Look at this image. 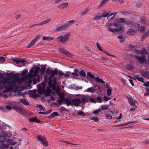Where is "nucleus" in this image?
Listing matches in <instances>:
<instances>
[{
  "label": "nucleus",
  "instance_id": "f257e3e1",
  "mask_svg": "<svg viewBox=\"0 0 149 149\" xmlns=\"http://www.w3.org/2000/svg\"><path fill=\"white\" fill-rule=\"evenodd\" d=\"M20 74L19 73L14 74L10 76H6L0 79V91L3 88V92H7L12 90L16 91L26 81L29 77L28 75L19 78Z\"/></svg>",
  "mask_w": 149,
  "mask_h": 149
},
{
  "label": "nucleus",
  "instance_id": "f03ea898",
  "mask_svg": "<svg viewBox=\"0 0 149 149\" xmlns=\"http://www.w3.org/2000/svg\"><path fill=\"white\" fill-rule=\"evenodd\" d=\"M105 26L108 27V31L112 32L123 31L125 29L123 25L120 24L117 25L116 23H107L105 24Z\"/></svg>",
  "mask_w": 149,
  "mask_h": 149
},
{
  "label": "nucleus",
  "instance_id": "7ed1b4c3",
  "mask_svg": "<svg viewBox=\"0 0 149 149\" xmlns=\"http://www.w3.org/2000/svg\"><path fill=\"white\" fill-rule=\"evenodd\" d=\"M70 36V33L69 32L66 33L63 36H58L57 38V41L58 42H61L64 44L66 42Z\"/></svg>",
  "mask_w": 149,
  "mask_h": 149
},
{
  "label": "nucleus",
  "instance_id": "20e7f679",
  "mask_svg": "<svg viewBox=\"0 0 149 149\" xmlns=\"http://www.w3.org/2000/svg\"><path fill=\"white\" fill-rule=\"evenodd\" d=\"M46 72L47 74L49 76V82L50 83L52 82L51 78L53 77L54 75L58 74V69L56 68H55L54 70H52L50 68H47Z\"/></svg>",
  "mask_w": 149,
  "mask_h": 149
},
{
  "label": "nucleus",
  "instance_id": "39448f33",
  "mask_svg": "<svg viewBox=\"0 0 149 149\" xmlns=\"http://www.w3.org/2000/svg\"><path fill=\"white\" fill-rule=\"evenodd\" d=\"M45 85H43V87L42 88L39 89L38 90V93L40 94L42 93L44 94L46 96H48L51 93L52 91L51 89L48 87H47L45 90Z\"/></svg>",
  "mask_w": 149,
  "mask_h": 149
},
{
  "label": "nucleus",
  "instance_id": "423d86ee",
  "mask_svg": "<svg viewBox=\"0 0 149 149\" xmlns=\"http://www.w3.org/2000/svg\"><path fill=\"white\" fill-rule=\"evenodd\" d=\"M74 23V22L73 20L68 21V23L66 24L57 27L55 31L56 32L63 31L68 28L69 26L71 25V24H70V23Z\"/></svg>",
  "mask_w": 149,
  "mask_h": 149
},
{
  "label": "nucleus",
  "instance_id": "0eeeda50",
  "mask_svg": "<svg viewBox=\"0 0 149 149\" xmlns=\"http://www.w3.org/2000/svg\"><path fill=\"white\" fill-rule=\"evenodd\" d=\"M136 59L139 62H140L141 63H144L145 65L149 66V55L148 57V61L145 60V56H137L136 57Z\"/></svg>",
  "mask_w": 149,
  "mask_h": 149
},
{
  "label": "nucleus",
  "instance_id": "6e6552de",
  "mask_svg": "<svg viewBox=\"0 0 149 149\" xmlns=\"http://www.w3.org/2000/svg\"><path fill=\"white\" fill-rule=\"evenodd\" d=\"M37 139L38 141H40L43 145L45 146H48V142L47 141L46 139L43 136L41 135L38 136Z\"/></svg>",
  "mask_w": 149,
  "mask_h": 149
},
{
  "label": "nucleus",
  "instance_id": "1a4fd4ad",
  "mask_svg": "<svg viewBox=\"0 0 149 149\" xmlns=\"http://www.w3.org/2000/svg\"><path fill=\"white\" fill-rule=\"evenodd\" d=\"M127 99L128 100V102L130 105L134 107L135 108H137V107L136 105V104L138 105L139 103L136 100H134L133 98L130 97H128Z\"/></svg>",
  "mask_w": 149,
  "mask_h": 149
},
{
  "label": "nucleus",
  "instance_id": "9d476101",
  "mask_svg": "<svg viewBox=\"0 0 149 149\" xmlns=\"http://www.w3.org/2000/svg\"><path fill=\"white\" fill-rule=\"evenodd\" d=\"M117 13H111L109 15V13H107L105 14H104L102 15L101 17H107V19L108 20H110L111 19H112L113 18H114L116 14Z\"/></svg>",
  "mask_w": 149,
  "mask_h": 149
},
{
  "label": "nucleus",
  "instance_id": "9b49d317",
  "mask_svg": "<svg viewBox=\"0 0 149 149\" xmlns=\"http://www.w3.org/2000/svg\"><path fill=\"white\" fill-rule=\"evenodd\" d=\"M72 102L73 105L78 106L80 105L81 103V101L80 99L76 98L72 100Z\"/></svg>",
  "mask_w": 149,
  "mask_h": 149
},
{
  "label": "nucleus",
  "instance_id": "f8f14e48",
  "mask_svg": "<svg viewBox=\"0 0 149 149\" xmlns=\"http://www.w3.org/2000/svg\"><path fill=\"white\" fill-rule=\"evenodd\" d=\"M59 50L61 53L65 54L69 57H71L72 56V54L66 51V49L63 48H61L59 49Z\"/></svg>",
  "mask_w": 149,
  "mask_h": 149
},
{
  "label": "nucleus",
  "instance_id": "ddd939ff",
  "mask_svg": "<svg viewBox=\"0 0 149 149\" xmlns=\"http://www.w3.org/2000/svg\"><path fill=\"white\" fill-rule=\"evenodd\" d=\"M39 37L38 36H36L30 42V43L27 45V47L29 48L31 47L34 45L38 39Z\"/></svg>",
  "mask_w": 149,
  "mask_h": 149
},
{
  "label": "nucleus",
  "instance_id": "4468645a",
  "mask_svg": "<svg viewBox=\"0 0 149 149\" xmlns=\"http://www.w3.org/2000/svg\"><path fill=\"white\" fill-rule=\"evenodd\" d=\"M13 108L15 111L20 113H22L23 111V109L20 107L14 106L13 107Z\"/></svg>",
  "mask_w": 149,
  "mask_h": 149
},
{
  "label": "nucleus",
  "instance_id": "2eb2a0df",
  "mask_svg": "<svg viewBox=\"0 0 149 149\" xmlns=\"http://www.w3.org/2000/svg\"><path fill=\"white\" fill-rule=\"evenodd\" d=\"M14 61L17 64H19L20 63H23L24 65H25L26 63V61L24 60H20L17 58H14Z\"/></svg>",
  "mask_w": 149,
  "mask_h": 149
},
{
  "label": "nucleus",
  "instance_id": "dca6fc26",
  "mask_svg": "<svg viewBox=\"0 0 149 149\" xmlns=\"http://www.w3.org/2000/svg\"><path fill=\"white\" fill-rule=\"evenodd\" d=\"M29 121L30 122H35L37 123H40V120L38 119L36 117H35L33 118H31L29 120Z\"/></svg>",
  "mask_w": 149,
  "mask_h": 149
},
{
  "label": "nucleus",
  "instance_id": "f3484780",
  "mask_svg": "<svg viewBox=\"0 0 149 149\" xmlns=\"http://www.w3.org/2000/svg\"><path fill=\"white\" fill-rule=\"evenodd\" d=\"M51 20V19L50 18L46 20L43 21L41 22L36 24H35L33 25V26L38 25H42L45 24H46L49 22Z\"/></svg>",
  "mask_w": 149,
  "mask_h": 149
},
{
  "label": "nucleus",
  "instance_id": "a211bd4d",
  "mask_svg": "<svg viewBox=\"0 0 149 149\" xmlns=\"http://www.w3.org/2000/svg\"><path fill=\"white\" fill-rule=\"evenodd\" d=\"M68 5V3H65L62 4H60L57 7L60 9H62L66 7Z\"/></svg>",
  "mask_w": 149,
  "mask_h": 149
},
{
  "label": "nucleus",
  "instance_id": "6ab92c4d",
  "mask_svg": "<svg viewBox=\"0 0 149 149\" xmlns=\"http://www.w3.org/2000/svg\"><path fill=\"white\" fill-rule=\"evenodd\" d=\"M136 32L135 30L132 29H129L127 32V34L129 35H133L135 34Z\"/></svg>",
  "mask_w": 149,
  "mask_h": 149
},
{
  "label": "nucleus",
  "instance_id": "aec40b11",
  "mask_svg": "<svg viewBox=\"0 0 149 149\" xmlns=\"http://www.w3.org/2000/svg\"><path fill=\"white\" fill-rule=\"evenodd\" d=\"M54 39V38L51 36H43L42 38V40L46 41H51L53 40Z\"/></svg>",
  "mask_w": 149,
  "mask_h": 149
},
{
  "label": "nucleus",
  "instance_id": "412c9836",
  "mask_svg": "<svg viewBox=\"0 0 149 149\" xmlns=\"http://www.w3.org/2000/svg\"><path fill=\"white\" fill-rule=\"evenodd\" d=\"M140 72L144 77L147 79L149 78V72H148L141 71Z\"/></svg>",
  "mask_w": 149,
  "mask_h": 149
},
{
  "label": "nucleus",
  "instance_id": "4be33fe9",
  "mask_svg": "<svg viewBox=\"0 0 149 149\" xmlns=\"http://www.w3.org/2000/svg\"><path fill=\"white\" fill-rule=\"evenodd\" d=\"M19 102L22 103L25 105H28L29 104L28 102L24 99H21L19 100Z\"/></svg>",
  "mask_w": 149,
  "mask_h": 149
},
{
  "label": "nucleus",
  "instance_id": "5701e85b",
  "mask_svg": "<svg viewBox=\"0 0 149 149\" xmlns=\"http://www.w3.org/2000/svg\"><path fill=\"white\" fill-rule=\"evenodd\" d=\"M134 77L136 78L137 79L141 82L143 83H145V81H143V78L142 77H140L138 75H136L134 76Z\"/></svg>",
  "mask_w": 149,
  "mask_h": 149
},
{
  "label": "nucleus",
  "instance_id": "b1692460",
  "mask_svg": "<svg viewBox=\"0 0 149 149\" xmlns=\"http://www.w3.org/2000/svg\"><path fill=\"white\" fill-rule=\"evenodd\" d=\"M110 0H102L99 3L100 6H102L104 4H107Z\"/></svg>",
  "mask_w": 149,
  "mask_h": 149
},
{
  "label": "nucleus",
  "instance_id": "393cba45",
  "mask_svg": "<svg viewBox=\"0 0 149 149\" xmlns=\"http://www.w3.org/2000/svg\"><path fill=\"white\" fill-rule=\"evenodd\" d=\"M86 91L88 92H90L91 93H93L95 91V90L92 87H90L86 89Z\"/></svg>",
  "mask_w": 149,
  "mask_h": 149
},
{
  "label": "nucleus",
  "instance_id": "a878e982",
  "mask_svg": "<svg viewBox=\"0 0 149 149\" xmlns=\"http://www.w3.org/2000/svg\"><path fill=\"white\" fill-rule=\"evenodd\" d=\"M63 101L68 105H70L71 104V101L67 98H65L63 100Z\"/></svg>",
  "mask_w": 149,
  "mask_h": 149
},
{
  "label": "nucleus",
  "instance_id": "bb28decb",
  "mask_svg": "<svg viewBox=\"0 0 149 149\" xmlns=\"http://www.w3.org/2000/svg\"><path fill=\"white\" fill-rule=\"evenodd\" d=\"M95 79L97 82H100L103 84L105 83V82L102 79H100L98 77H96L95 78Z\"/></svg>",
  "mask_w": 149,
  "mask_h": 149
},
{
  "label": "nucleus",
  "instance_id": "cd10ccee",
  "mask_svg": "<svg viewBox=\"0 0 149 149\" xmlns=\"http://www.w3.org/2000/svg\"><path fill=\"white\" fill-rule=\"evenodd\" d=\"M116 22L119 23H124L125 22V20L124 18H120L117 19Z\"/></svg>",
  "mask_w": 149,
  "mask_h": 149
},
{
  "label": "nucleus",
  "instance_id": "c85d7f7f",
  "mask_svg": "<svg viewBox=\"0 0 149 149\" xmlns=\"http://www.w3.org/2000/svg\"><path fill=\"white\" fill-rule=\"evenodd\" d=\"M140 53L142 54H148V52L146 49L143 48L140 51Z\"/></svg>",
  "mask_w": 149,
  "mask_h": 149
},
{
  "label": "nucleus",
  "instance_id": "c756f323",
  "mask_svg": "<svg viewBox=\"0 0 149 149\" xmlns=\"http://www.w3.org/2000/svg\"><path fill=\"white\" fill-rule=\"evenodd\" d=\"M130 27H133L135 30L136 27H140V25L139 24H138L132 23V25L130 26Z\"/></svg>",
  "mask_w": 149,
  "mask_h": 149
},
{
  "label": "nucleus",
  "instance_id": "7c9ffc66",
  "mask_svg": "<svg viewBox=\"0 0 149 149\" xmlns=\"http://www.w3.org/2000/svg\"><path fill=\"white\" fill-rule=\"evenodd\" d=\"M109 105H102L101 106L102 110H105L107 109L109 107Z\"/></svg>",
  "mask_w": 149,
  "mask_h": 149
},
{
  "label": "nucleus",
  "instance_id": "2f4dec72",
  "mask_svg": "<svg viewBox=\"0 0 149 149\" xmlns=\"http://www.w3.org/2000/svg\"><path fill=\"white\" fill-rule=\"evenodd\" d=\"M146 28L145 26H140L139 31L141 33L143 32L146 30Z\"/></svg>",
  "mask_w": 149,
  "mask_h": 149
},
{
  "label": "nucleus",
  "instance_id": "473e14b6",
  "mask_svg": "<svg viewBox=\"0 0 149 149\" xmlns=\"http://www.w3.org/2000/svg\"><path fill=\"white\" fill-rule=\"evenodd\" d=\"M107 95L109 96H110L111 95L112 90L111 88H108L107 89Z\"/></svg>",
  "mask_w": 149,
  "mask_h": 149
},
{
  "label": "nucleus",
  "instance_id": "72a5a7b5",
  "mask_svg": "<svg viewBox=\"0 0 149 149\" xmlns=\"http://www.w3.org/2000/svg\"><path fill=\"white\" fill-rule=\"evenodd\" d=\"M58 96L59 97V98L60 100H63L65 98L63 96V95L61 93H59L58 94Z\"/></svg>",
  "mask_w": 149,
  "mask_h": 149
},
{
  "label": "nucleus",
  "instance_id": "f704fd0d",
  "mask_svg": "<svg viewBox=\"0 0 149 149\" xmlns=\"http://www.w3.org/2000/svg\"><path fill=\"white\" fill-rule=\"evenodd\" d=\"M117 38L119 40V41L121 42H122L125 41L124 39L121 36H118Z\"/></svg>",
  "mask_w": 149,
  "mask_h": 149
},
{
  "label": "nucleus",
  "instance_id": "c9c22d12",
  "mask_svg": "<svg viewBox=\"0 0 149 149\" xmlns=\"http://www.w3.org/2000/svg\"><path fill=\"white\" fill-rule=\"evenodd\" d=\"M46 68L44 66H42L41 67L40 71L42 74H43L45 72Z\"/></svg>",
  "mask_w": 149,
  "mask_h": 149
},
{
  "label": "nucleus",
  "instance_id": "e433bc0d",
  "mask_svg": "<svg viewBox=\"0 0 149 149\" xmlns=\"http://www.w3.org/2000/svg\"><path fill=\"white\" fill-rule=\"evenodd\" d=\"M126 68L128 70H132L133 69L132 66L129 64L127 65H126Z\"/></svg>",
  "mask_w": 149,
  "mask_h": 149
},
{
  "label": "nucleus",
  "instance_id": "4c0bfd02",
  "mask_svg": "<svg viewBox=\"0 0 149 149\" xmlns=\"http://www.w3.org/2000/svg\"><path fill=\"white\" fill-rule=\"evenodd\" d=\"M96 45L98 49L100 51L103 52H106L104 50H103L100 45L98 43H96Z\"/></svg>",
  "mask_w": 149,
  "mask_h": 149
},
{
  "label": "nucleus",
  "instance_id": "58836bf2",
  "mask_svg": "<svg viewBox=\"0 0 149 149\" xmlns=\"http://www.w3.org/2000/svg\"><path fill=\"white\" fill-rule=\"evenodd\" d=\"M79 74L82 77H85L86 76V73L84 72L83 70H81L79 72Z\"/></svg>",
  "mask_w": 149,
  "mask_h": 149
},
{
  "label": "nucleus",
  "instance_id": "ea45409f",
  "mask_svg": "<svg viewBox=\"0 0 149 149\" xmlns=\"http://www.w3.org/2000/svg\"><path fill=\"white\" fill-rule=\"evenodd\" d=\"M88 10L87 9H86L84 10L82 12L80 13V14L83 15L87 13L88 11Z\"/></svg>",
  "mask_w": 149,
  "mask_h": 149
},
{
  "label": "nucleus",
  "instance_id": "a19ab883",
  "mask_svg": "<svg viewBox=\"0 0 149 149\" xmlns=\"http://www.w3.org/2000/svg\"><path fill=\"white\" fill-rule=\"evenodd\" d=\"M8 144H4L2 145L0 149H3L5 148H7V147H8Z\"/></svg>",
  "mask_w": 149,
  "mask_h": 149
},
{
  "label": "nucleus",
  "instance_id": "79ce46f5",
  "mask_svg": "<svg viewBox=\"0 0 149 149\" xmlns=\"http://www.w3.org/2000/svg\"><path fill=\"white\" fill-rule=\"evenodd\" d=\"M87 75L88 76L92 78H95V76L90 72H88L87 74Z\"/></svg>",
  "mask_w": 149,
  "mask_h": 149
},
{
  "label": "nucleus",
  "instance_id": "37998d69",
  "mask_svg": "<svg viewBox=\"0 0 149 149\" xmlns=\"http://www.w3.org/2000/svg\"><path fill=\"white\" fill-rule=\"evenodd\" d=\"M141 22L143 24H145L146 22L145 21V18L144 17H142L140 19Z\"/></svg>",
  "mask_w": 149,
  "mask_h": 149
},
{
  "label": "nucleus",
  "instance_id": "c03bdc74",
  "mask_svg": "<svg viewBox=\"0 0 149 149\" xmlns=\"http://www.w3.org/2000/svg\"><path fill=\"white\" fill-rule=\"evenodd\" d=\"M58 113L56 112H54L51 114V116L52 117H54L58 116Z\"/></svg>",
  "mask_w": 149,
  "mask_h": 149
},
{
  "label": "nucleus",
  "instance_id": "a18cd8bd",
  "mask_svg": "<svg viewBox=\"0 0 149 149\" xmlns=\"http://www.w3.org/2000/svg\"><path fill=\"white\" fill-rule=\"evenodd\" d=\"M40 68L38 66H36L35 67V70L34 71L36 73H38V72L40 70Z\"/></svg>",
  "mask_w": 149,
  "mask_h": 149
},
{
  "label": "nucleus",
  "instance_id": "49530a36",
  "mask_svg": "<svg viewBox=\"0 0 149 149\" xmlns=\"http://www.w3.org/2000/svg\"><path fill=\"white\" fill-rule=\"evenodd\" d=\"M38 107L39 108L40 110L44 111L45 110V108L42 105H39L38 106Z\"/></svg>",
  "mask_w": 149,
  "mask_h": 149
},
{
  "label": "nucleus",
  "instance_id": "de8ad7c7",
  "mask_svg": "<svg viewBox=\"0 0 149 149\" xmlns=\"http://www.w3.org/2000/svg\"><path fill=\"white\" fill-rule=\"evenodd\" d=\"M87 98L86 97H84L82 98L81 102L83 103H84L85 102L87 101Z\"/></svg>",
  "mask_w": 149,
  "mask_h": 149
},
{
  "label": "nucleus",
  "instance_id": "09e8293b",
  "mask_svg": "<svg viewBox=\"0 0 149 149\" xmlns=\"http://www.w3.org/2000/svg\"><path fill=\"white\" fill-rule=\"evenodd\" d=\"M96 100L98 102L101 103L102 102V100L101 98L100 97H97L96 98Z\"/></svg>",
  "mask_w": 149,
  "mask_h": 149
},
{
  "label": "nucleus",
  "instance_id": "8fccbe9b",
  "mask_svg": "<svg viewBox=\"0 0 149 149\" xmlns=\"http://www.w3.org/2000/svg\"><path fill=\"white\" fill-rule=\"evenodd\" d=\"M27 70H25L22 72L21 74L22 76L25 75L27 73Z\"/></svg>",
  "mask_w": 149,
  "mask_h": 149
},
{
  "label": "nucleus",
  "instance_id": "3c124183",
  "mask_svg": "<svg viewBox=\"0 0 149 149\" xmlns=\"http://www.w3.org/2000/svg\"><path fill=\"white\" fill-rule=\"evenodd\" d=\"M124 23H125V24H127V25H130V26L132 25V23L131 22H130L129 21H125V22H124Z\"/></svg>",
  "mask_w": 149,
  "mask_h": 149
},
{
  "label": "nucleus",
  "instance_id": "603ef678",
  "mask_svg": "<svg viewBox=\"0 0 149 149\" xmlns=\"http://www.w3.org/2000/svg\"><path fill=\"white\" fill-rule=\"evenodd\" d=\"M91 119L92 120H94L95 121L97 122L98 121L99 119L98 118L94 117H91Z\"/></svg>",
  "mask_w": 149,
  "mask_h": 149
},
{
  "label": "nucleus",
  "instance_id": "864d4df0",
  "mask_svg": "<svg viewBox=\"0 0 149 149\" xmlns=\"http://www.w3.org/2000/svg\"><path fill=\"white\" fill-rule=\"evenodd\" d=\"M104 100L107 101L109 100V97L107 96H104L103 98Z\"/></svg>",
  "mask_w": 149,
  "mask_h": 149
},
{
  "label": "nucleus",
  "instance_id": "5fc2aeb1",
  "mask_svg": "<svg viewBox=\"0 0 149 149\" xmlns=\"http://www.w3.org/2000/svg\"><path fill=\"white\" fill-rule=\"evenodd\" d=\"M89 101L90 102H95V98H90L89 99Z\"/></svg>",
  "mask_w": 149,
  "mask_h": 149
},
{
  "label": "nucleus",
  "instance_id": "6e6d98bb",
  "mask_svg": "<svg viewBox=\"0 0 149 149\" xmlns=\"http://www.w3.org/2000/svg\"><path fill=\"white\" fill-rule=\"evenodd\" d=\"M146 38V36L143 35L141 37V40L142 41H143Z\"/></svg>",
  "mask_w": 149,
  "mask_h": 149
},
{
  "label": "nucleus",
  "instance_id": "4d7b16f0",
  "mask_svg": "<svg viewBox=\"0 0 149 149\" xmlns=\"http://www.w3.org/2000/svg\"><path fill=\"white\" fill-rule=\"evenodd\" d=\"M107 118L108 119H111L112 118V116L109 114H108L107 115Z\"/></svg>",
  "mask_w": 149,
  "mask_h": 149
},
{
  "label": "nucleus",
  "instance_id": "13d9d810",
  "mask_svg": "<svg viewBox=\"0 0 149 149\" xmlns=\"http://www.w3.org/2000/svg\"><path fill=\"white\" fill-rule=\"evenodd\" d=\"M58 74L61 76H62L64 75V73L62 71L60 70H58Z\"/></svg>",
  "mask_w": 149,
  "mask_h": 149
},
{
  "label": "nucleus",
  "instance_id": "bf43d9fd",
  "mask_svg": "<svg viewBox=\"0 0 149 149\" xmlns=\"http://www.w3.org/2000/svg\"><path fill=\"white\" fill-rule=\"evenodd\" d=\"M7 149H14V148L12 146L8 144V145L7 147Z\"/></svg>",
  "mask_w": 149,
  "mask_h": 149
},
{
  "label": "nucleus",
  "instance_id": "052dcab7",
  "mask_svg": "<svg viewBox=\"0 0 149 149\" xmlns=\"http://www.w3.org/2000/svg\"><path fill=\"white\" fill-rule=\"evenodd\" d=\"M143 85L146 87H149V82L148 81L146 83H145L143 84Z\"/></svg>",
  "mask_w": 149,
  "mask_h": 149
},
{
  "label": "nucleus",
  "instance_id": "680f3d73",
  "mask_svg": "<svg viewBox=\"0 0 149 149\" xmlns=\"http://www.w3.org/2000/svg\"><path fill=\"white\" fill-rule=\"evenodd\" d=\"M6 109L9 111L11 110L12 109L11 107L8 106H6Z\"/></svg>",
  "mask_w": 149,
  "mask_h": 149
},
{
  "label": "nucleus",
  "instance_id": "e2e57ef3",
  "mask_svg": "<svg viewBox=\"0 0 149 149\" xmlns=\"http://www.w3.org/2000/svg\"><path fill=\"white\" fill-rule=\"evenodd\" d=\"M56 80H57V77H55L54 78L53 80V81L54 84L55 85L56 84Z\"/></svg>",
  "mask_w": 149,
  "mask_h": 149
},
{
  "label": "nucleus",
  "instance_id": "0e129e2a",
  "mask_svg": "<svg viewBox=\"0 0 149 149\" xmlns=\"http://www.w3.org/2000/svg\"><path fill=\"white\" fill-rule=\"evenodd\" d=\"M71 74L74 76H78V73H76L75 72H72L71 73Z\"/></svg>",
  "mask_w": 149,
  "mask_h": 149
},
{
  "label": "nucleus",
  "instance_id": "69168bd1",
  "mask_svg": "<svg viewBox=\"0 0 149 149\" xmlns=\"http://www.w3.org/2000/svg\"><path fill=\"white\" fill-rule=\"evenodd\" d=\"M5 58L3 57H1L0 58V61H5Z\"/></svg>",
  "mask_w": 149,
  "mask_h": 149
},
{
  "label": "nucleus",
  "instance_id": "338daca9",
  "mask_svg": "<svg viewBox=\"0 0 149 149\" xmlns=\"http://www.w3.org/2000/svg\"><path fill=\"white\" fill-rule=\"evenodd\" d=\"M143 35L147 38L149 35V31L146 32Z\"/></svg>",
  "mask_w": 149,
  "mask_h": 149
},
{
  "label": "nucleus",
  "instance_id": "774afa93",
  "mask_svg": "<svg viewBox=\"0 0 149 149\" xmlns=\"http://www.w3.org/2000/svg\"><path fill=\"white\" fill-rule=\"evenodd\" d=\"M78 114L80 115L84 116L85 115V113L82 111H80L79 112H78Z\"/></svg>",
  "mask_w": 149,
  "mask_h": 149
}]
</instances>
